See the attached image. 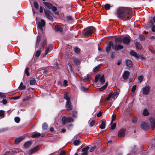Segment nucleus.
Instances as JSON below:
<instances>
[{
  "instance_id": "64",
  "label": "nucleus",
  "mask_w": 155,
  "mask_h": 155,
  "mask_svg": "<svg viewBox=\"0 0 155 155\" xmlns=\"http://www.w3.org/2000/svg\"><path fill=\"white\" fill-rule=\"evenodd\" d=\"M15 152H16V154L17 153L20 152L21 151V150L19 149L16 148L15 149Z\"/></svg>"
},
{
  "instance_id": "53",
  "label": "nucleus",
  "mask_w": 155,
  "mask_h": 155,
  "mask_svg": "<svg viewBox=\"0 0 155 155\" xmlns=\"http://www.w3.org/2000/svg\"><path fill=\"white\" fill-rule=\"evenodd\" d=\"M116 117V116L115 114H113L112 117V120L110 123L111 124H112L113 121H114L115 120Z\"/></svg>"
},
{
  "instance_id": "20",
  "label": "nucleus",
  "mask_w": 155,
  "mask_h": 155,
  "mask_svg": "<svg viewBox=\"0 0 155 155\" xmlns=\"http://www.w3.org/2000/svg\"><path fill=\"white\" fill-rule=\"evenodd\" d=\"M130 54L131 56H134L137 59L140 58L139 56L137 54V53L133 51H131L130 52Z\"/></svg>"
},
{
  "instance_id": "50",
  "label": "nucleus",
  "mask_w": 155,
  "mask_h": 155,
  "mask_svg": "<svg viewBox=\"0 0 155 155\" xmlns=\"http://www.w3.org/2000/svg\"><path fill=\"white\" fill-rule=\"evenodd\" d=\"M139 38L141 41H144L145 39V37L141 35H140L139 36Z\"/></svg>"
},
{
  "instance_id": "57",
  "label": "nucleus",
  "mask_w": 155,
  "mask_h": 155,
  "mask_svg": "<svg viewBox=\"0 0 155 155\" xmlns=\"http://www.w3.org/2000/svg\"><path fill=\"white\" fill-rule=\"evenodd\" d=\"M0 97L2 98H5L6 97V96L5 95V94L2 93H1V94H0Z\"/></svg>"
},
{
  "instance_id": "5",
  "label": "nucleus",
  "mask_w": 155,
  "mask_h": 155,
  "mask_svg": "<svg viewBox=\"0 0 155 155\" xmlns=\"http://www.w3.org/2000/svg\"><path fill=\"white\" fill-rule=\"evenodd\" d=\"M44 4L49 9H51L52 11L56 14L58 15L59 12L57 10V8L55 6H53V5L51 3L48 2H44Z\"/></svg>"
},
{
  "instance_id": "17",
  "label": "nucleus",
  "mask_w": 155,
  "mask_h": 155,
  "mask_svg": "<svg viewBox=\"0 0 155 155\" xmlns=\"http://www.w3.org/2000/svg\"><path fill=\"white\" fill-rule=\"evenodd\" d=\"M38 146H37L30 150L28 152V154L29 155H31L34 152L37 150L38 149Z\"/></svg>"
},
{
  "instance_id": "38",
  "label": "nucleus",
  "mask_w": 155,
  "mask_h": 155,
  "mask_svg": "<svg viewBox=\"0 0 155 155\" xmlns=\"http://www.w3.org/2000/svg\"><path fill=\"white\" fill-rule=\"evenodd\" d=\"M100 67V65L97 66L95 67L93 70V71L94 72H95L97 71H98L99 69V68Z\"/></svg>"
},
{
  "instance_id": "2",
  "label": "nucleus",
  "mask_w": 155,
  "mask_h": 155,
  "mask_svg": "<svg viewBox=\"0 0 155 155\" xmlns=\"http://www.w3.org/2000/svg\"><path fill=\"white\" fill-rule=\"evenodd\" d=\"M111 47H112V49H114L116 51H117L123 48V46L120 45V44H119V45L116 44L114 47L113 41H110L108 42V46L106 48V51L107 53H108L110 51V48Z\"/></svg>"
},
{
  "instance_id": "43",
  "label": "nucleus",
  "mask_w": 155,
  "mask_h": 155,
  "mask_svg": "<svg viewBox=\"0 0 155 155\" xmlns=\"http://www.w3.org/2000/svg\"><path fill=\"white\" fill-rule=\"evenodd\" d=\"M105 9L107 10H109L110 7V5L109 4H107L105 5Z\"/></svg>"
},
{
  "instance_id": "61",
  "label": "nucleus",
  "mask_w": 155,
  "mask_h": 155,
  "mask_svg": "<svg viewBox=\"0 0 155 155\" xmlns=\"http://www.w3.org/2000/svg\"><path fill=\"white\" fill-rule=\"evenodd\" d=\"M26 88V86L25 85H23L22 86H21V87L20 88H18L19 89H20L21 90H24Z\"/></svg>"
},
{
  "instance_id": "36",
  "label": "nucleus",
  "mask_w": 155,
  "mask_h": 155,
  "mask_svg": "<svg viewBox=\"0 0 155 155\" xmlns=\"http://www.w3.org/2000/svg\"><path fill=\"white\" fill-rule=\"evenodd\" d=\"M73 61L74 64L77 65L80 64V61L77 58H75L73 60Z\"/></svg>"
},
{
  "instance_id": "22",
  "label": "nucleus",
  "mask_w": 155,
  "mask_h": 155,
  "mask_svg": "<svg viewBox=\"0 0 155 155\" xmlns=\"http://www.w3.org/2000/svg\"><path fill=\"white\" fill-rule=\"evenodd\" d=\"M55 31H59L61 32L63 31L62 27L59 25L55 26Z\"/></svg>"
},
{
  "instance_id": "30",
  "label": "nucleus",
  "mask_w": 155,
  "mask_h": 155,
  "mask_svg": "<svg viewBox=\"0 0 155 155\" xmlns=\"http://www.w3.org/2000/svg\"><path fill=\"white\" fill-rule=\"evenodd\" d=\"M42 51L41 50L40 48H39V50L37 51L35 54V57L37 58H38L40 55L41 51Z\"/></svg>"
},
{
  "instance_id": "54",
  "label": "nucleus",
  "mask_w": 155,
  "mask_h": 155,
  "mask_svg": "<svg viewBox=\"0 0 155 155\" xmlns=\"http://www.w3.org/2000/svg\"><path fill=\"white\" fill-rule=\"evenodd\" d=\"M95 121L94 120H92L90 123V126L91 127H92L94 125Z\"/></svg>"
},
{
  "instance_id": "12",
  "label": "nucleus",
  "mask_w": 155,
  "mask_h": 155,
  "mask_svg": "<svg viewBox=\"0 0 155 155\" xmlns=\"http://www.w3.org/2000/svg\"><path fill=\"white\" fill-rule=\"evenodd\" d=\"M65 106L67 109L69 110H71L72 109V106L70 101L66 102Z\"/></svg>"
},
{
  "instance_id": "26",
  "label": "nucleus",
  "mask_w": 155,
  "mask_h": 155,
  "mask_svg": "<svg viewBox=\"0 0 155 155\" xmlns=\"http://www.w3.org/2000/svg\"><path fill=\"white\" fill-rule=\"evenodd\" d=\"M135 46L138 50H141L142 48V45L139 42H137L135 44Z\"/></svg>"
},
{
  "instance_id": "40",
  "label": "nucleus",
  "mask_w": 155,
  "mask_h": 155,
  "mask_svg": "<svg viewBox=\"0 0 155 155\" xmlns=\"http://www.w3.org/2000/svg\"><path fill=\"white\" fill-rule=\"evenodd\" d=\"M51 46V45L48 46H47L45 48V55H47L48 54V52L49 51V49L50 48V47Z\"/></svg>"
},
{
  "instance_id": "34",
  "label": "nucleus",
  "mask_w": 155,
  "mask_h": 155,
  "mask_svg": "<svg viewBox=\"0 0 155 155\" xmlns=\"http://www.w3.org/2000/svg\"><path fill=\"white\" fill-rule=\"evenodd\" d=\"M35 80L34 78H32L30 80V84L31 85H33L35 84Z\"/></svg>"
},
{
  "instance_id": "29",
  "label": "nucleus",
  "mask_w": 155,
  "mask_h": 155,
  "mask_svg": "<svg viewBox=\"0 0 155 155\" xmlns=\"http://www.w3.org/2000/svg\"><path fill=\"white\" fill-rule=\"evenodd\" d=\"M105 124L106 122L102 120L101 125L100 126V128L101 129H104L105 128Z\"/></svg>"
},
{
  "instance_id": "13",
  "label": "nucleus",
  "mask_w": 155,
  "mask_h": 155,
  "mask_svg": "<svg viewBox=\"0 0 155 155\" xmlns=\"http://www.w3.org/2000/svg\"><path fill=\"white\" fill-rule=\"evenodd\" d=\"M45 24V21L43 19H41V22L38 23V28L41 31H43L42 27L44 26Z\"/></svg>"
},
{
  "instance_id": "63",
  "label": "nucleus",
  "mask_w": 155,
  "mask_h": 155,
  "mask_svg": "<svg viewBox=\"0 0 155 155\" xmlns=\"http://www.w3.org/2000/svg\"><path fill=\"white\" fill-rule=\"evenodd\" d=\"M67 18L68 21H71L72 19V17L71 16H68Z\"/></svg>"
},
{
  "instance_id": "52",
  "label": "nucleus",
  "mask_w": 155,
  "mask_h": 155,
  "mask_svg": "<svg viewBox=\"0 0 155 155\" xmlns=\"http://www.w3.org/2000/svg\"><path fill=\"white\" fill-rule=\"evenodd\" d=\"M34 5L35 8L38 9V3L36 2H35L34 3Z\"/></svg>"
},
{
  "instance_id": "41",
  "label": "nucleus",
  "mask_w": 155,
  "mask_h": 155,
  "mask_svg": "<svg viewBox=\"0 0 155 155\" xmlns=\"http://www.w3.org/2000/svg\"><path fill=\"white\" fill-rule=\"evenodd\" d=\"M29 70V68L28 67H27L25 70V73L26 74V75L27 76H29V72L28 71Z\"/></svg>"
},
{
  "instance_id": "58",
  "label": "nucleus",
  "mask_w": 155,
  "mask_h": 155,
  "mask_svg": "<svg viewBox=\"0 0 155 155\" xmlns=\"http://www.w3.org/2000/svg\"><path fill=\"white\" fill-rule=\"evenodd\" d=\"M74 121V120L72 118H68L67 119V122L68 123L72 122Z\"/></svg>"
},
{
  "instance_id": "60",
  "label": "nucleus",
  "mask_w": 155,
  "mask_h": 155,
  "mask_svg": "<svg viewBox=\"0 0 155 155\" xmlns=\"http://www.w3.org/2000/svg\"><path fill=\"white\" fill-rule=\"evenodd\" d=\"M81 90L82 91H87L88 90V88H86L84 87H81Z\"/></svg>"
},
{
  "instance_id": "37",
  "label": "nucleus",
  "mask_w": 155,
  "mask_h": 155,
  "mask_svg": "<svg viewBox=\"0 0 155 155\" xmlns=\"http://www.w3.org/2000/svg\"><path fill=\"white\" fill-rule=\"evenodd\" d=\"M41 135V134L39 133H36L33 134L31 137L33 138L37 137H39Z\"/></svg>"
},
{
  "instance_id": "19",
  "label": "nucleus",
  "mask_w": 155,
  "mask_h": 155,
  "mask_svg": "<svg viewBox=\"0 0 155 155\" xmlns=\"http://www.w3.org/2000/svg\"><path fill=\"white\" fill-rule=\"evenodd\" d=\"M125 62L126 65L127 67L130 68L132 66L133 63L131 60H126Z\"/></svg>"
},
{
  "instance_id": "56",
  "label": "nucleus",
  "mask_w": 155,
  "mask_h": 155,
  "mask_svg": "<svg viewBox=\"0 0 155 155\" xmlns=\"http://www.w3.org/2000/svg\"><path fill=\"white\" fill-rule=\"evenodd\" d=\"M4 112L3 110H0V116L4 117Z\"/></svg>"
},
{
  "instance_id": "27",
  "label": "nucleus",
  "mask_w": 155,
  "mask_h": 155,
  "mask_svg": "<svg viewBox=\"0 0 155 155\" xmlns=\"http://www.w3.org/2000/svg\"><path fill=\"white\" fill-rule=\"evenodd\" d=\"M143 114L144 116H147L149 115V113L146 109L143 110Z\"/></svg>"
},
{
  "instance_id": "33",
  "label": "nucleus",
  "mask_w": 155,
  "mask_h": 155,
  "mask_svg": "<svg viewBox=\"0 0 155 155\" xmlns=\"http://www.w3.org/2000/svg\"><path fill=\"white\" fill-rule=\"evenodd\" d=\"M67 117L65 116H63L62 118V120L63 124H65L66 123L67 121Z\"/></svg>"
},
{
  "instance_id": "9",
  "label": "nucleus",
  "mask_w": 155,
  "mask_h": 155,
  "mask_svg": "<svg viewBox=\"0 0 155 155\" xmlns=\"http://www.w3.org/2000/svg\"><path fill=\"white\" fill-rule=\"evenodd\" d=\"M149 119L150 122L151 127L153 129L155 127V119L153 117H151Z\"/></svg>"
},
{
  "instance_id": "21",
  "label": "nucleus",
  "mask_w": 155,
  "mask_h": 155,
  "mask_svg": "<svg viewBox=\"0 0 155 155\" xmlns=\"http://www.w3.org/2000/svg\"><path fill=\"white\" fill-rule=\"evenodd\" d=\"M24 138V137H22L16 138L15 141V144H17L19 143Z\"/></svg>"
},
{
  "instance_id": "51",
  "label": "nucleus",
  "mask_w": 155,
  "mask_h": 155,
  "mask_svg": "<svg viewBox=\"0 0 155 155\" xmlns=\"http://www.w3.org/2000/svg\"><path fill=\"white\" fill-rule=\"evenodd\" d=\"M143 77L142 76H140L138 78V80L140 83H141L143 81Z\"/></svg>"
},
{
  "instance_id": "48",
  "label": "nucleus",
  "mask_w": 155,
  "mask_h": 155,
  "mask_svg": "<svg viewBox=\"0 0 155 155\" xmlns=\"http://www.w3.org/2000/svg\"><path fill=\"white\" fill-rule=\"evenodd\" d=\"M74 51L76 53L78 54L80 53V49L77 48H74Z\"/></svg>"
},
{
  "instance_id": "49",
  "label": "nucleus",
  "mask_w": 155,
  "mask_h": 155,
  "mask_svg": "<svg viewBox=\"0 0 155 155\" xmlns=\"http://www.w3.org/2000/svg\"><path fill=\"white\" fill-rule=\"evenodd\" d=\"M68 65L69 67V69H70V70H68L69 71H70L71 72H72L73 71V70H72V66L71 64L70 63H68Z\"/></svg>"
},
{
  "instance_id": "4",
  "label": "nucleus",
  "mask_w": 155,
  "mask_h": 155,
  "mask_svg": "<svg viewBox=\"0 0 155 155\" xmlns=\"http://www.w3.org/2000/svg\"><path fill=\"white\" fill-rule=\"evenodd\" d=\"M155 16L153 17L152 19H150L147 23V27L148 28H151V31H155Z\"/></svg>"
},
{
  "instance_id": "24",
  "label": "nucleus",
  "mask_w": 155,
  "mask_h": 155,
  "mask_svg": "<svg viewBox=\"0 0 155 155\" xmlns=\"http://www.w3.org/2000/svg\"><path fill=\"white\" fill-rule=\"evenodd\" d=\"M64 98L67 100V101H70V100L71 97L69 96L68 93L64 94Z\"/></svg>"
},
{
  "instance_id": "32",
  "label": "nucleus",
  "mask_w": 155,
  "mask_h": 155,
  "mask_svg": "<svg viewBox=\"0 0 155 155\" xmlns=\"http://www.w3.org/2000/svg\"><path fill=\"white\" fill-rule=\"evenodd\" d=\"M40 40H41V38H40V36H38L37 37V39L36 45V46H35V47L36 48H38V44L40 41Z\"/></svg>"
},
{
  "instance_id": "16",
  "label": "nucleus",
  "mask_w": 155,
  "mask_h": 155,
  "mask_svg": "<svg viewBox=\"0 0 155 155\" xmlns=\"http://www.w3.org/2000/svg\"><path fill=\"white\" fill-rule=\"evenodd\" d=\"M130 73L129 72L127 71H124L123 75V78L124 80H126L127 79Z\"/></svg>"
},
{
  "instance_id": "45",
  "label": "nucleus",
  "mask_w": 155,
  "mask_h": 155,
  "mask_svg": "<svg viewBox=\"0 0 155 155\" xmlns=\"http://www.w3.org/2000/svg\"><path fill=\"white\" fill-rule=\"evenodd\" d=\"M100 77V75H97L95 76V82L96 83H97L98 81V80H99Z\"/></svg>"
},
{
  "instance_id": "11",
  "label": "nucleus",
  "mask_w": 155,
  "mask_h": 155,
  "mask_svg": "<svg viewBox=\"0 0 155 155\" xmlns=\"http://www.w3.org/2000/svg\"><path fill=\"white\" fill-rule=\"evenodd\" d=\"M142 128L144 130H147L149 128V126L147 124L146 122H143L141 125Z\"/></svg>"
},
{
  "instance_id": "23",
  "label": "nucleus",
  "mask_w": 155,
  "mask_h": 155,
  "mask_svg": "<svg viewBox=\"0 0 155 155\" xmlns=\"http://www.w3.org/2000/svg\"><path fill=\"white\" fill-rule=\"evenodd\" d=\"M31 144V143L30 141H28L26 142L24 144V146L25 148H28Z\"/></svg>"
},
{
  "instance_id": "25",
  "label": "nucleus",
  "mask_w": 155,
  "mask_h": 155,
  "mask_svg": "<svg viewBox=\"0 0 155 155\" xmlns=\"http://www.w3.org/2000/svg\"><path fill=\"white\" fill-rule=\"evenodd\" d=\"M81 141L80 140H75L73 143L74 145L75 146H78L81 143Z\"/></svg>"
},
{
  "instance_id": "1",
  "label": "nucleus",
  "mask_w": 155,
  "mask_h": 155,
  "mask_svg": "<svg viewBox=\"0 0 155 155\" xmlns=\"http://www.w3.org/2000/svg\"><path fill=\"white\" fill-rule=\"evenodd\" d=\"M132 10L130 8L121 7L117 10V14L118 17L124 20H127L132 18L131 14Z\"/></svg>"
},
{
  "instance_id": "46",
  "label": "nucleus",
  "mask_w": 155,
  "mask_h": 155,
  "mask_svg": "<svg viewBox=\"0 0 155 155\" xmlns=\"http://www.w3.org/2000/svg\"><path fill=\"white\" fill-rule=\"evenodd\" d=\"M20 118L18 117H17L15 118V121L17 123H18L20 122Z\"/></svg>"
},
{
  "instance_id": "59",
  "label": "nucleus",
  "mask_w": 155,
  "mask_h": 155,
  "mask_svg": "<svg viewBox=\"0 0 155 155\" xmlns=\"http://www.w3.org/2000/svg\"><path fill=\"white\" fill-rule=\"evenodd\" d=\"M102 114V113L101 111H100L99 113L97 114V116L98 117H100Z\"/></svg>"
},
{
  "instance_id": "6",
  "label": "nucleus",
  "mask_w": 155,
  "mask_h": 155,
  "mask_svg": "<svg viewBox=\"0 0 155 155\" xmlns=\"http://www.w3.org/2000/svg\"><path fill=\"white\" fill-rule=\"evenodd\" d=\"M120 90L119 89L115 91L113 93H111L106 98L107 101H109L110 98H113L115 97L116 98L119 94V92Z\"/></svg>"
},
{
  "instance_id": "47",
  "label": "nucleus",
  "mask_w": 155,
  "mask_h": 155,
  "mask_svg": "<svg viewBox=\"0 0 155 155\" xmlns=\"http://www.w3.org/2000/svg\"><path fill=\"white\" fill-rule=\"evenodd\" d=\"M111 124V129L112 130L114 129L116 127V124L115 123H114L113 124Z\"/></svg>"
},
{
  "instance_id": "15",
  "label": "nucleus",
  "mask_w": 155,
  "mask_h": 155,
  "mask_svg": "<svg viewBox=\"0 0 155 155\" xmlns=\"http://www.w3.org/2000/svg\"><path fill=\"white\" fill-rule=\"evenodd\" d=\"M122 38L121 37L116 38L115 39L116 44H120L122 42Z\"/></svg>"
},
{
  "instance_id": "7",
  "label": "nucleus",
  "mask_w": 155,
  "mask_h": 155,
  "mask_svg": "<svg viewBox=\"0 0 155 155\" xmlns=\"http://www.w3.org/2000/svg\"><path fill=\"white\" fill-rule=\"evenodd\" d=\"M150 87L148 86H147L143 88L142 90L143 94L145 95L147 94L150 91Z\"/></svg>"
},
{
  "instance_id": "31",
  "label": "nucleus",
  "mask_w": 155,
  "mask_h": 155,
  "mask_svg": "<svg viewBox=\"0 0 155 155\" xmlns=\"http://www.w3.org/2000/svg\"><path fill=\"white\" fill-rule=\"evenodd\" d=\"M108 86V83L107 82L104 85L99 88L100 91H102L105 89Z\"/></svg>"
},
{
  "instance_id": "39",
  "label": "nucleus",
  "mask_w": 155,
  "mask_h": 155,
  "mask_svg": "<svg viewBox=\"0 0 155 155\" xmlns=\"http://www.w3.org/2000/svg\"><path fill=\"white\" fill-rule=\"evenodd\" d=\"M46 41L45 40H44V41H43V42L41 45V46L39 48H40V49L41 50H44V46L46 44Z\"/></svg>"
},
{
  "instance_id": "42",
  "label": "nucleus",
  "mask_w": 155,
  "mask_h": 155,
  "mask_svg": "<svg viewBox=\"0 0 155 155\" xmlns=\"http://www.w3.org/2000/svg\"><path fill=\"white\" fill-rule=\"evenodd\" d=\"M42 128L44 130H46L48 127V125L46 123H44L43 124L42 126Z\"/></svg>"
},
{
  "instance_id": "44",
  "label": "nucleus",
  "mask_w": 155,
  "mask_h": 155,
  "mask_svg": "<svg viewBox=\"0 0 155 155\" xmlns=\"http://www.w3.org/2000/svg\"><path fill=\"white\" fill-rule=\"evenodd\" d=\"M77 112L73 111L72 112V115L73 117L76 118L77 117Z\"/></svg>"
},
{
  "instance_id": "28",
  "label": "nucleus",
  "mask_w": 155,
  "mask_h": 155,
  "mask_svg": "<svg viewBox=\"0 0 155 155\" xmlns=\"http://www.w3.org/2000/svg\"><path fill=\"white\" fill-rule=\"evenodd\" d=\"M99 81L102 84H103L105 82V79L104 75H103L99 78Z\"/></svg>"
},
{
  "instance_id": "14",
  "label": "nucleus",
  "mask_w": 155,
  "mask_h": 155,
  "mask_svg": "<svg viewBox=\"0 0 155 155\" xmlns=\"http://www.w3.org/2000/svg\"><path fill=\"white\" fill-rule=\"evenodd\" d=\"M125 129H121L118 132V137H120L124 136L125 135Z\"/></svg>"
},
{
  "instance_id": "62",
  "label": "nucleus",
  "mask_w": 155,
  "mask_h": 155,
  "mask_svg": "<svg viewBox=\"0 0 155 155\" xmlns=\"http://www.w3.org/2000/svg\"><path fill=\"white\" fill-rule=\"evenodd\" d=\"M66 152L64 151H61L59 155H65Z\"/></svg>"
},
{
  "instance_id": "35",
  "label": "nucleus",
  "mask_w": 155,
  "mask_h": 155,
  "mask_svg": "<svg viewBox=\"0 0 155 155\" xmlns=\"http://www.w3.org/2000/svg\"><path fill=\"white\" fill-rule=\"evenodd\" d=\"M40 71H41V72L44 74H46L48 73L47 70L45 68L41 69Z\"/></svg>"
},
{
  "instance_id": "55",
  "label": "nucleus",
  "mask_w": 155,
  "mask_h": 155,
  "mask_svg": "<svg viewBox=\"0 0 155 155\" xmlns=\"http://www.w3.org/2000/svg\"><path fill=\"white\" fill-rule=\"evenodd\" d=\"M136 85H134L132 89H131V91L133 92H134L135 91L136 89Z\"/></svg>"
},
{
  "instance_id": "18",
  "label": "nucleus",
  "mask_w": 155,
  "mask_h": 155,
  "mask_svg": "<svg viewBox=\"0 0 155 155\" xmlns=\"http://www.w3.org/2000/svg\"><path fill=\"white\" fill-rule=\"evenodd\" d=\"M89 149L88 146H87L83 148L82 151L83 152L82 153L81 155H87L88 150Z\"/></svg>"
},
{
  "instance_id": "8",
  "label": "nucleus",
  "mask_w": 155,
  "mask_h": 155,
  "mask_svg": "<svg viewBox=\"0 0 155 155\" xmlns=\"http://www.w3.org/2000/svg\"><path fill=\"white\" fill-rule=\"evenodd\" d=\"M45 15L46 17L51 21L53 20L52 17L50 15V12L48 10L44 9Z\"/></svg>"
},
{
  "instance_id": "3",
  "label": "nucleus",
  "mask_w": 155,
  "mask_h": 155,
  "mask_svg": "<svg viewBox=\"0 0 155 155\" xmlns=\"http://www.w3.org/2000/svg\"><path fill=\"white\" fill-rule=\"evenodd\" d=\"M95 28L93 27H90L84 29L82 31V33L84 36H88L93 33H95Z\"/></svg>"
},
{
  "instance_id": "10",
  "label": "nucleus",
  "mask_w": 155,
  "mask_h": 155,
  "mask_svg": "<svg viewBox=\"0 0 155 155\" xmlns=\"http://www.w3.org/2000/svg\"><path fill=\"white\" fill-rule=\"evenodd\" d=\"M130 37L128 36L124 37L122 38V42L125 44L127 45L130 42Z\"/></svg>"
}]
</instances>
